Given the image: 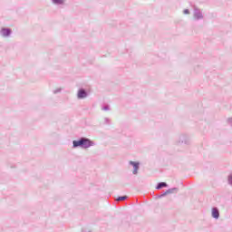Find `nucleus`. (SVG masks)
I'll list each match as a JSON object with an SVG mask.
<instances>
[{
	"mask_svg": "<svg viewBox=\"0 0 232 232\" xmlns=\"http://www.w3.org/2000/svg\"><path fill=\"white\" fill-rule=\"evenodd\" d=\"M72 144L73 148H78V146H81V148H83L84 150L93 146V142L86 138H82L79 140H74Z\"/></svg>",
	"mask_w": 232,
	"mask_h": 232,
	"instance_id": "1",
	"label": "nucleus"
},
{
	"mask_svg": "<svg viewBox=\"0 0 232 232\" xmlns=\"http://www.w3.org/2000/svg\"><path fill=\"white\" fill-rule=\"evenodd\" d=\"M130 164L134 168L133 174L137 175V171H139V162L130 161Z\"/></svg>",
	"mask_w": 232,
	"mask_h": 232,
	"instance_id": "2",
	"label": "nucleus"
},
{
	"mask_svg": "<svg viewBox=\"0 0 232 232\" xmlns=\"http://www.w3.org/2000/svg\"><path fill=\"white\" fill-rule=\"evenodd\" d=\"M86 97V92L84 90H80L78 92V99H84Z\"/></svg>",
	"mask_w": 232,
	"mask_h": 232,
	"instance_id": "3",
	"label": "nucleus"
},
{
	"mask_svg": "<svg viewBox=\"0 0 232 232\" xmlns=\"http://www.w3.org/2000/svg\"><path fill=\"white\" fill-rule=\"evenodd\" d=\"M219 216H220V214L218 213V209L213 208L212 209V217L214 218H218Z\"/></svg>",
	"mask_w": 232,
	"mask_h": 232,
	"instance_id": "4",
	"label": "nucleus"
},
{
	"mask_svg": "<svg viewBox=\"0 0 232 232\" xmlns=\"http://www.w3.org/2000/svg\"><path fill=\"white\" fill-rule=\"evenodd\" d=\"M168 184H166L165 182H161L157 186V189H161V188H167Z\"/></svg>",
	"mask_w": 232,
	"mask_h": 232,
	"instance_id": "5",
	"label": "nucleus"
},
{
	"mask_svg": "<svg viewBox=\"0 0 232 232\" xmlns=\"http://www.w3.org/2000/svg\"><path fill=\"white\" fill-rule=\"evenodd\" d=\"M2 34L4 36L10 35V30L9 29H3L2 30Z\"/></svg>",
	"mask_w": 232,
	"mask_h": 232,
	"instance_id": "6",
	"label": "nucleus"
},
{
	"mask_svg": "<svg viewBox=\"0 0 232 232\" xmlns=\"http://www.w3.org/2000/svg\"><path fill=\"white\" fill-rule=\"evenodd\" d=\"M53 3H55L56 5H63V3L64 2L63 0H53Z\"/></svg>",
	"mask_w": 232,
	"mask_h": 232,
	"instance_id": "7",
	"label": "nucleus"
},
{
	"mask_svg": "<svg viewBox=\"0 0 232 232\" xmlns=\"http://www.w3.org/2000/svg\"><path fill=\"white\" fill-rule=\"evenodd\" d=\"M127 197L126 196H123V197H119L117 198L118 201H121V200H126Z\"/></svg>",
	"mask_w": 232,
	"mask_h": 232,
	"instance_id": "8",
	"label": "nucleus"
},
{
	"mask_svg": "<svg viewBox=\"0 0 232 232\" xmlns=\"http://www.w3.org/2000/svg\"><path fill=\"white\" fill-rule=\"evenodd\" d=\"M228 182H229V184H232V175H230V176L228 177Z\"/></svg>",
	"mask_w": 232,
	"mask_h": 232,
	"instance_id": "9",
	"label": "nucleus"
},
{
	"mask_svg": "<svg viewBox=\"0 0 232 232\" xmlns=\"http://www.w3.org/2000/svg\"><path fill=\"white\" fill-rule=\"evenodd\" d=\"M184 14H189V10L185 9V10H184Z\"/></svg>",
	"mask_w": 232,
	"mask_h": 232,
	"instance_id": "10",
	"label": "nucleus"
},
{
	"mask_svg": "<svg viewBox=\"0 0 232 232\" xmlns=\"http://www.w3.org/2000/svg\"><path fill=\"white\" fill-rule=\"evenodd\" d=\"M166 194H168V193H171V190H168L167 192H165Z\"/></svg>",
	"mask_w": 232,
	"mask_h": 232,
	"instance_id": "11",
	"label": "nucleus"
}]
</instances>
